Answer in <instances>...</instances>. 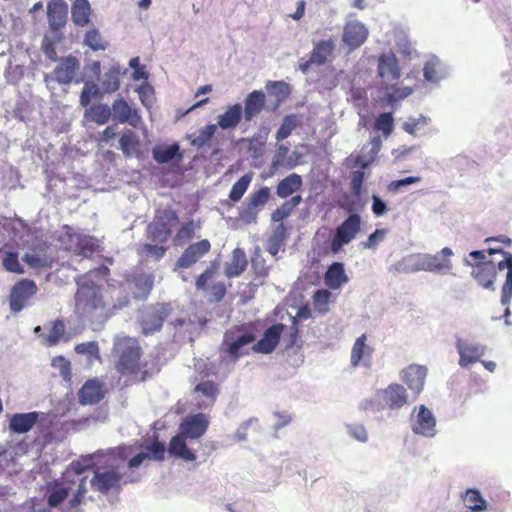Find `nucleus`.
<instances>
[{"instance_id": "63", "label": "nucleus", "mask_w": 512, "mask_h": 512, "mask_svg": "<svg viewBox=\"0 0 512 512\" xmlns=\"http://www.w3.org/2000/svg\"><path fill=\"white\" fill-rule=\"evenodd\" d=\"M64 331L65 326L63 322L60 320L55 321L47 336L48 344L50 346L56 345L59 342L60 338L63 336Z\"/></svg>"}, {"instance_id": "9", "label": "nucleus", "mask_w": 512, "mask_h": 512, "mask_svg": "<svg viewBox=\"0 0 512 512\" xmlns=\"http://www.w3.org/2000/svg\"><path fill=\"white\" fill-rule=\"evenodd\" d=\"M408 403V393L406 389L398 384L392 383L385 389L377 391V411L385 408L392 410L400 409Z\"/></svg>"}, {"instance_id": "48", "label": "nucleus", "mask_w": 512, "mask_h": 512, "mask_svg": "<svg viewBox=\"0 0 512 512\" xmlns=\"http://www.w3.org/2000/svg\"><path fill=\"white\" fill-rule=\"evenodd\" d=\"M139 447L145 452L147 460L163 461L165 458L166 445L164 442L155 440L145 445L140 443Z\"/></svg>"}, {"instance_id": "36", "label": "nucleus", "mask_w": 512, "mask_h": 512, "mask_svg": "<svg viewBox=\"0 0 512 512\" xmlns=\"http://www.w3.org/2000/svg\"><path fill=\"white\" fill-rule=\"evenodd\" d=\"M46 247L45 243L40 244L38 247H33L30 252H26L23 255V262L33 269L49 267L51 259L45 253Z\"/></svg>"}, {"instance_id": "23", "label": "nucleus", "mask_w": 512, "mask_h": 512, "mask_svg": "<svg viewBox=\"0 0 512 512\" xmlns=\"http://www.w3.org/2000/svg\"><path fill=\"white\" fill-rule=\"evenodd\" d=\"M449 74L448 66L436 56H432L424 64L423 76L430 83H438L446 79Z\"/></svg>"}, {"instance_id": "21", "label": "nucleus", "mask_w": 512, "mask_h": 512, "mask_svg": "<svg viewBox=\"0 0 512 512\" xmlns=\"http://www.w3.org/2000/svg\"><path fill=\"white\" fill-rule=\"evenodd\" d=\"M211 248L210 242L203 239L197 243L191 244L176 262V268H189L195 264Z\"/></svg>"}, {"instance_id": "22", "label": "nucleus", "mask_w": 512, "mask_h": 512, "mask_svg": "<svg viewBox=\"0 0 512 512\" xmlns=\"http://www.w3.org/2000/svg\"><path fill=\"white\" fill-rule=\"evenodd\" d=\"M472 277L484 289L495 291V280L497 276L496 266L493 261L485 263H475V269L471 273Z\"/></svg>"}, {"instance_id": "13", "label": "nucleus", "mask_w": 512, "mask_h": 512, "mask_svg": "<svg viewBox=\"0 0 512 512\" xmlns=\"http://www.w3.org/2000/svg\"><path fill=\"white\" fill-rule=\"evenodd\" d=\"M209 427V419L204 413L187 415L179 425V432L188 439H199Z\"/></svg>"}, {"instance_id": "25", "label": "nucleus", "mask_w": 512, "mask_h": 512, "mask_svg": "<svg viewBox=\"0 0 512 512\" xmlns=\"http://www.w3.org/2000/svg\"><path fill=\"white\" fill-rule=\"evenodd\" d=\"M128 69H122L119 64H113L103 75L101 89L104 94H112L120 88V80L126 76Z\"/></svg>"}, {"instance_id": "55", "label": "nucleus", "mask_w": 512, "mask_h": 512, "mask_svg": "<svg viewBox=\"0 0 512 512\" xmlns=\"http://www.w3.org/2000/svg\"><path fill=\"white\" fill-rule=\"evenodd\" d=\"M270 194V188L263 186L255 193L250 195L248 205L259 211L268 202Z\"/></svg>"}, {"instance_id": "62", "label": "nucleus", "mask_w": 512, "mask_h": 512, "mask_svg": "<svg viewBox=\"0 0 512 512\" xmlns=\"http://www.w3.org/2000/svg\"><path fill=\"white\" fill-rule=\"evenodd\" d=\"M512 301V270L507 271L506 279L502 286L500 302L502 305H510Z\"/></svg>"}, {"instance_id": "50", "label": "nucleus", "mask_w": 512, "mask_h": 512, "mask_svg": "<svg viewBox=\"0 0 512 512\" xmlns=\"http://www.w3.org/2000/svg\"><path fill=\"white\" fill-rule=\"evenodd\" d=\"M371 353V349L366 345V335L363 334L358 337L352 347L351 351V364L357 367L360 361L364 359L365 355Z\"/></svg>"}, {"instance_id": "24", "label": "nucleus", "mask_w": 512, "mask_h": 512, "mask_svg": "<svg viewBox=\"0 0 512 512\" xmlns=\"http://www.w3.org/2000/svg\"><path fill=\"white\" fill-rule=\"evenodd\" d=\"M188 438L182 435L180 432L173 436L168 444L167 451L170 456L182 459L186 462H192L196 460V454L192 451L186 443Z\"/></svg>"}, {"instance_id": "14", "label": "nucleus", "mask_w": 512, "mask_h": 512, "mask_svg": "<svg viewBox=\"0 0 512 512\" xmlns=\"http://www.w3.org/2000/svg\"><path fill=\"white\" fill-rule=\"evenodd\" d=\"M286 326L282 323H277L265 329L262 337L253 345L252 349L256 353L270 354L277 347L281 335Z\"/></svg>"}, {"instance_id": "29", "label": "nucleus", "mask_w": 512, "mask_h": 512, "mask_svg": "<svg viewBox=\"0 0 512 512\" xmlns=\"http://www.w3.org/2000/svg\"><path fill=\"white\" fill-rule=\"evenodd\" d=\"M154 286V275L141 273L133 277L131 290L133 297L138 300H146Z\"/></svg>"}, {"instance_id": "46", "label": "nucleus", "mask_w": 512, "mask_h": 512, "mask_svg": "<svg viewBox=\"0 0 512 512\" xmlns=\"http://www.w3.org/2000/svg\"><path fill=\"white\" fill-rule=\"evenodd\" d=\"M86 115H89L90 120L98 125L106 124L112 116L111 109L107 104L90 106L86 111Z\"/></svg>"}, {"instance_id": "2", "label": "nucleus", "mask_w": 512, "mask_h": 512, "mask_svg": "<svg viewBox=\"0 0 512 512\" xmlns=\"http://www.w3.org/2000/svg\"><path fill=\"white\" fill-rule=\"evenodd\" d=\"M453 255L454 252L449 247H444L435 254H409L392 264L390 271L405 274L417 273L420 271L434 274H449L453 269V263L450 259Z\"/></svg>"}, {"instance_id": "3", "label": "nucleus", "mask_w": 512, "mask_h": 512, "mask_svg": "<svg viewBox=\"0 0 512 512\" xmlns=\"http://www.w3.org/2000/svg\"><path fill=\"white\" fill-rule=\"evenodd\" d=\"M113 351L118 357L116 369L121 374L133 373L139 369L141 348L138 341L131 337L116 338Z\"/></svg>"}, {"instance_id": "60", "label": "nucleus", "mask_w": 512, "mask_h": 512, "mask_svg": "<svg viewBox=\"0 0 512 512\" xmlns=\"http://www.w3.org/2000/svg\"><path fill=\"white\" fill-rule=\"evenodd\" d=\"M420 181L421 178L418 176H408L402 179L391 181L388 184L387 189L389 192L398 193L402 188L418 183Z\"/></svg>"}, {"instance_id": "41", "label": "nucleus", "mask_w": 512, "mask_h": 512, "mask_svg": "<svg viewBox=\"0 0 512 512\" xmlns=\"http://www.w3.org/2000/svg\"><path fill=\"white\" fill-rule=\"evenodd\" d=\"M73 241L77 256L89 257L99 247L97 239L89 235H77Z\"/></svg>"}, {"instance_id": "40", "label": "nucleus", "mask_w": 512, "mask_h": 512, "mask_svg": "<svg viewBox=\"0 0 512 512\" xmlns=\"http://www.w3.org/2000/svg\"><path fill=\"white\" fill-rule=\"evenodd\" d=\"M140 140L135 132L128 130L123 133L119 139V149L123 152L125 157H139L140 156Z\"/></svg>"}, {"instance_id": "31", "label": "nucleus", "mask_w": 512, "mask_h": 512, "mask_svg": "<svg viewBox=\"0 0 512 512\" xmlns=\"http://www.w3.org/2000/svg\"><path fill=\"white\" fill-rule=\"evenodd\" d=\"M349 280L345 266L342 262H333L327 269L324 281L327 287L333 290L339 289Z\"/></svg>"}, {"instance_id": "33", "label": "nucleus", "mask_w": 512, "mask_h": 512, "mask_svg": "<svg viewBox=\"0 0 512 512\" xmlns=\"http://www.w3.org/2000/svg\"><path fill=\"white\" fill-rule=\"evenodd\" d=\"M265 104V94L260 90L250 92L243 108L244 119L249 122L261 112Z\"/></svg>"}, {"instance_id": "26", "label": "nucleus", "mask_w": 512, "mask_h": 512, "mask_svg": "<svg viewBox=\"0 0 512 512\" xmlns=\"http://www.w3.org/2000/svg\"><path fill=\"white\" fill-rule=\"evenodd\" d=\"M152 157L158 164H168L173 161L180 162L183 159L177 142L171 145H156L152 149Z\"/></svg>"}, {"instance_id": "57", "label": "nucleus", "mask_w": 512, "mask_h": 512, "mask_svg": "<svg viewBox=\"0 0 512 512\" xmlns=\"http://www.w3.org/2000/svg\"><path fill=\"white\" fill-rule=\"evenodd\" d=\"M195 229L196 227L193 220L186 222L174 237V244L179 246L184 242L189 241L193 237Z\"/></svg>"}, {"instance_id": "20", "label": "nucleus", "mask_w": 512, "mask_h": 512, "mask_svg": "<svg viewBox=\"0 0 512 512\" xmlns=\"http://www.w3.org/2000/svg\"><path fill=\"white\" fill-rule=\"evenodd\" d=\"M427 376L425 366L412 364L401 372V379L415 395L421 393Z\"/></svg>"}, {"instance_id": "17", "label": "nucleus", "mask_w": 512, "mask_h": 512, "mask_svg": "<svg viewBox=\"0 0 512 512\" xmlns=\"http://www.w3.org/2000/svg\"><path fill=\"white\" fill-rule=\"evenodd\" d=\"M47 20L49 29H63L68 20V4L64 0H50L47 3Z\"/></svg>"}, {"instance_id": "8", "label": "nucleus", "mask_w": 512, "mask_h": 512, "mask_svg": "<svg viewBox=\"0 0 512 512\" xmlns=\"http://www.w3.org/2000/svg\"><path fill=\"white\" fill-rule=\"evenodd\" d=\"M171 312L170 304L157 303L141 312L140 323L145 334H153L161 329L163 322Z\"/></svg>"}, {"instance_id": "64", "label": "nucleus", "mask_w": 512, "mask_h": 512, "mask_svg": "<svg viewBox=\"0 0 512 512\" xmlns=\"http://www.w3.org/2000/svg\"><path fill=\"white\" fill-rule=\"evenodd\" d=\"M136 91L139 95V98L142 104L146 107L150 106L152 103L153 96V87L148 83H143L136 88Z\"/></svg>"}, {"instance_id": "34", "label": "nucleus", "mask_w": 512, "mask_h": 512, "mask_svg": "<svg viewBox=\"0 0 512 512\" xmlns=\"http://www.w3.org/2000/svg\"><path fill=\"white\" fill-rule=\"evenodd\" d=\"M248 264L246 254L243 249L235 248L232 252L231 261L225 265V276L235 278L240 276Z\"/></svg>"}, {"instance_id": "1", "label": "nucleus", "mask_w": 512, "mask_h": 512, "mask_svg": "<svg viewBox=\"0 0 512 512\" xmlns=\"http://www.w3.org/2000/svg\"><path fill=\"white\" fill-rule=\"evenodd\" d=\"M100 270H90L77 280L75 310L84 326L93 331H100L111 317L112 310L104 300L102 286L96 285L92 278L100 275Z\"/></svg>"}, {"instance_id": "30", "label": "nucleus", "mask_w": 512, "mask_h": 512, "mask_svg": "<svg viewBox=\"0 0 512 512\" xmlns=\"http://www.w3.org/2000/svg\"><path fill=\"white\" fill-rule=\"evenodd\" d=\"M61 30L62 29L51 30L48 28V31L43 36L41 41V50L45 57L49 60L58 59L56 46L65 39V36Z\"/></svg>"}, {"instance_id": "39", "label": "nucleus", "mask_w": 512, "mask_h": 512, "mask_svg": "<svg viewBox=\"0 0 512 512\" xmlns=\"http://www.w3.org/2000/svg\"><path fill=\"white\" fill-rule=\"evenodd\" d=\"M91 6L88 0H74L71 5V19L77 26L84 27L90 22Z\"/></svg>"}, {"instance_id": "6", "label": "nucleus", "mask_w": 512, "mask_h": 512, "mask_svg": "<svg viewBox=\"0 0 512 512\" xmlns=\"http://www.w3.org/2000/svg\"><path fill=\"white\" fill-rule=\"evenodd\" d=\"M361 230V216L359 214L348 215V217L336 227L330 239L329 249L336 255L344 246L351 243Z\"/></svg>"}, {"instance_id": "51", "label": "nucleus", "mask_w": 512, "mask_h": 512, "mask_svg": "<svg viewBox=\"0 0 512 512\" xmlns=\"http://www.w3.org/2000/svg\"><path fill=\"white\" fill-rule=\"evenodd\" d=\"M252 181V173H246L241 176L232 186L229 192V198L233 202H238L241 200L245 192L247 191L250 183Z\"/></svg>"}, {"instance_id": "15", "label": "nucleus", "mask_w": 512, "mask_h": 512, "mask_svg": "<svg viewBox=\"0 0 512 512\" xmlns=\"http://www.w3.org/2000/svg\"><path fill=\"white\" fill-rule=\"evenodd\" d=\"M412 431L428 438L436 435V417L425 405L419 406L416 420L412 424Z\"/></svg>"}, {"instance_id": "61", "label": "nucleus", "mask_w": 512, "mask_h": 512, "mask_svg": "<svg viewBox=\"0 0 512 512\" xmlns=\"http://www.w3.org/2000/svg\"><path fill=\"white\" fill-rule=\"evenodd\" d=\"M195 391L212 400H215L218 392L217 386L213 381H202L198 383L195 387Z\"/></svg>"}, {"instance_id": "38", "label": "nucleus", "mask_w": 512, "mask_h": 512, "mask_svg": "<svg viewBox=\"0 0 512 512\" xmlns=\"http://www.w3.org/2000/svg\"><path fill=\"white\" fill-rule=\"evenodd\" d=\"M466 507L472 512H485L488 509V502L477 488H468L461 495Z\"/></svg>"}, {"instance_id": "32", "label": "nucleus", "mask_w": 512, "mask_h": 512, "mask_svg": "<svg viewBox=\"0 0 512 512\" xmlns=\"http://www.w3.org/2000/svg\"><path fill=\"white\" fill-rule=\"evenodd\" d=\"M378 74L380 77H386L389 80H397L401 73L398 60L394 54H382L378 59Z\"/></svg>"}, {"instance_id": "54", "label": "nucleus", "mask_w": 512, "mask_h": 512, "mask_svg": "<svg viewBox=\"0 0 512 512\" xmlns=\"http://www.w3.org/2000/svg\"><path fill=\"white\" fill-rule=\"evenodd\" d=\"M217 130L216 124H208L199 130V134L191 140V145L197 148L204 147L214 136Z\"/></svg>"}, {"instance_id": "58", "label": "nucleus", "mask_w": 512, "mask_h": 512, "mask_svg": "<svg viewBox=\"0 0 512 512\" xmlns=\"http://www.w3.org/2000/svg\"><path fill=\"white\" fill-rule=\"evenodd\" d=\"M52 366L59 370L60 376L66 382H69L72 378L71 373V364L70 362L63 356H56L52 360Z\"/></svg>"}, {"instance_id": "19", "label": "nucleus", "mask_w": 512, "mask_h": 512, "mask_svg": "<svg viewBox=\"0 0 512 512\" xmlns=\"http://www.w3.org/2000/svg\"><path fill=\"white\" fill-rule=\"evenodd\" d=\"M368 37V29L360 21L347 22L343 30V42L350 49L360 47Z\"/></svg>"}, {"instance_id": "42", "label": "nucleus", "mask_w": 512, "mask_h": 512, "mask_svg": "<svg viewBox=\"0 0 512 512\" xmlns=\"http://www.w3.org/2000/svg\"><path fill=\"white\" fill-rule=\"evenodd\" d=\"M84 83V87L80 93V105L84 108L88 107L93 98H102L104 96V92L101 89L100 85H98L93 79H88L82 81Z\"/></svg>"}, {"instance_id": "27", "label": "nucleus", "mask_w": 512, "mask_h": 512, "mask_svg": "<svg viewBox=\"0 0 512 512\" xmlns=\"http://www.w3.org/2000/svg\"><path fill=\"white\" fill-rule=\"evenodd\" d=\"M110 109L111 115L119 123H129L132 126H136L140 120V116L131 109L123 98L116 99Z\"/></svg>"}, {"instance_id": "37", "label": "nucleus", "mask_w": 512, "mask_h": 512, "mask_svg": "<svg viewBox=\"0 0 512 512\" xmlns=\"http://www.w3.org/2000/svg\"><path fill=\"white\" fill-rule=\"evenodd\" d=\"M335 49L334 42L331 39L320 40L315 43L312 51L310 52V62L314 65L321 66L327 62L329 56L332 55Z\"/></svg>"}, {"instance_id": "52", "label": "nucleus", "mask_w": 512, "mask_h": 512, "mask_svg": "<svg viewBox=\"0 0 512 512\" xmlns=\"http://www.w3.org/2000/svg\"><path fill=\"white\" fill-rule=\"evenodd\" d=\"M83 44L93 51L105 50L107 48V43L103 40L99 30L95 27L85 33Z\"/></svg>"}, {"instance_id": "11", "label": "nucleus", "mask_w": 512, "mask_h": 512, "mask_svg": "<svg viewBox=\"0 0 512 512\" xmlns=\"http://www.w3.org/2000/svg\"><path fill=\"white\" fill-rule=\"evenodd\" d=\"M122 480L123 474L114 469L95 471L90 480V485L101 494H107L113 488L120 491L122 489Z\"/></svg>"}, {"instance_id": "5", "label": "nucleus", "mask_w": 512, "mask_h": 512, "mask_svg": "<svg viewBox=\"0 0 512 512\" xmlns=\"http://www.w3.org/2000/svg\"><path fill=\"white\" fill-rule=\"evenodd\" d=\"M52 61L57 62V65L52 72L44 74L45 83L55 81L60 85H70L73 82L79 84L83 81V77L76 78L81 64L80 60L74 55L58 56L57 60Z\"/></svg>"}, {"instance_id": "45", "label": "nucleus", "mask_w": 512, "mask_h": 512, "mask_svg": "<svg viewBox=\"0 0 512 512\" xmlns=\"http://www.w3.org/2000/svg\"><path fill=\"white\" fill-rule=\"evenodd\" d=\"M300 120L297 114L285 115L282 119L280 127L276 132V140L283 141L288 138L292 131L299 125Z\"/></svg>"}, {"instance_id": "12", "label": "nucleus", "mask_w": 512, "mask_h": 512, "mask_svg": "<svg viewBox=\"0 0 512 512\" xmlns=\"http://www.w3.org/2000/svg\"><path fill=\"white\" fill-rule=\"evenodd\" d=\"M455 348L459 354L458 364L461 367H468L476 363L486 353L487 347L481 343L468 342L462 338H457Z\"/></svg>"}, {"instance_id": "43", "label": "nucleus", "mask_w": 512, "mask_h": 512, "mask_svg": "<svg viewBox=\"0 0 512 512\" xmlns=\"http://www.w3.org/2000/svg\"><path fill=\"white\" fill-rule=\"evenodd\" d=\"M71 488L64 484L55 483L47 493V504L51 508H57L69 496Z\"/></svg>"}, {"instance_id": "18", "label": "nucleus", "mask_w": 512, "mask_h": 512, "mask_svg": "<svg viewBox=\"0 0 512 512\" xmlns=\"http://www.w3.org/2000/svg\"><path fill=\"white\" fill-rule=\"evenodd\" d=\"M104 396V385L97 378L87 380L78 392L79 402L82 405L97 404Z\"/></svg>"}, {"instance_id": "49", "label": "nucleus", "mask_w": 512, "mask_h": 512, "mask_svg": "<svg viewBox=\"0 0 512 512\" xmlns=\"http://www.w3.org/2000/svg\"><path fill=\"white\" fill-rule=\"evenodd\" d=\"M412 92L413 89L411 87H396L393 85L385 92L384 100L387 105L394 108L399 101L407 98Z\"/></svg>"}, {"instance_id": "47", "label": "nucleus", "mask_w": 512, "mask_h": 512, "mask_svg": "<svg viewBox=\"0 0 512 512\" xmlns=\"http://www.w3.org/2000/svg\"><path fill=\"white\" fill-rule=\"evenodd\" d=\"M374 130L379 131L382 135L387 138L394 130V116L392 112L380 113L373 125Z\"/></svg>"}, {"instance_id": "35", "label": "nucleus", "mask_w": 512, "mask_h": 512, "mask_svg": "<svg viewBox=\"0 0 512 512\" xmlns=\"http://www.w3.org/2000/svg\"><path fill=\"white\" fill-rule=\"evenodd\" d=\"M302 186V177L297 173H292L279 181L276 186V194L278 197L285 199L299 191Z\"/></svg>"}, {"instance_id": "10", "label": "nucleus", "mask_w": 512, "mask_h": 512, "mask_svg": "<svg viewBox=\"0 0 512 512\" xmlns=\"http://www.w3.org/2000/svg\"><path fill=\"white\" fill-rule=\"evenodd\" d=\"M37 292V286L33 280L22 279L18 281L10 291L9 303L12 312H20L26 302Z\"/></svg>"}, {"instance_id": "4", "label": "nucleus", "mask_w": 512, "mask_h": 512, "mask_svg": "<svg viewBox=\"0 0 512 512\" xmlns=\"http://www.w3.org/2000/svg\"><path fill=\"white\" fill-rule=\"evenodd\" d=\"M256 339L253 331L245 327H233L223 335L221 353L232 362H236L243 354V348L252 344Z\"/></svg>"}, {"instance_id": "16", "label": "nucleus", "mask_w": 512, "mask_h": 512, "mask_svg": "<svg viewBox=\"0 0 512 512\" xmlns=\"http://www.w3.org/2000/svg\"><path fill=\"white\" fill-rule=\"evenodd\" d=\"M44 414L38 411L14 413L9 419V431L12 434H25L32 430Z\"/></svg>"}, {"instance_id": "59", "label": "nucleus", "mask_w": 512, "mask_h": 512, "mask_svg": "<svg viewBox=\"0 0 512 512\" xmlns=\"http://www.w3.org/2000/svg\"><path fill=\"white\" fill-rule=\"evenodd\" d=\"M365 172L363 170H355L351 173L350 187L354 197L360 199L362 195L363 182Z\"/></svg>"}, {"instance_id": "28", "label": "nucleus", "mask_w": 512, "mask_h": 512, "mask_svg": "<svg viewBox=\"0 0 512 512\" xmlns=\"http://www.w3.org/2000/svg\"><path fill=\"white\" fill-rule=\"evenodd\" d=\"M243 114V106L240 103L229 105L227 109L217 116V127L223 130L234 129L241 122Z\"/></svg>"}, {"instance_id": "56", "label": "nucleus", "mask_w": 512, "mask_h": 512, "mask_svg": "<svg viewBox=\"0 0 512 512\" xmlns=\"http://www.w3.org/2000/svg\"><path fill=\"white\" fill-rule=\"evenodd\" d=\"M428 121L429 118L423 114L418 117H409L403 124V130L410 135H415L418 129L428 124Z\"/></svg>"}, {"instance_id": "7", "label": "nucleus", "mask_w": 512, "mask_h": 512, "mask_svg": "<svg viewBox=\"0 0 512 512\" xmlns=\"http://www.w3.org/2000/svg\"><path fill=\"white\" fill-rule=\"evenodd\" d=\"M178 222L177 213L164 210L147 226V236L152 242L165 243L172 233V226Z\"/></svg>"}, {"instance_id": "53", "label": "nucleus", "mask_w": 512, "mask_h": 512, "mask_svg": "<svg viewBox=\"0 0 512 512\" xmlns=\"http://www.w3.org/2000/svg\"><path fill=\"white\" fill-rule=\"evenodd\" d=\"M2 265L9 272L17 274H23L25 272L24 267L19 262V254L15 251H7L4 253Z\"/></svg>"}, {"instance_id": "44", "label": "nucleus", "mask_w": 512, "mask_h": 512, "mask_svg": "<svg viewBox=\"0 0 512 512\" xmlns=\"http://www.w3.org/2000/svg\"><path fill=\"white\" fill-rule=\"evenodd\" d=\"M267 92L275 97V107L283 102L290 94V86L284 81H268L265 86Z\"/></svg>"}]
</instances>
